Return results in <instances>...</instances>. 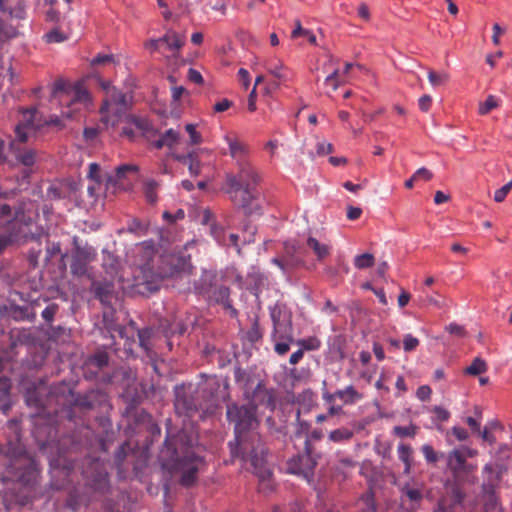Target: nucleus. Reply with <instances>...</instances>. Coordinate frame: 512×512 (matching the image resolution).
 I'll list each match as a JSON object with an SVG mask.
<instances>
[{
	"instance_id": "nucleus-1",
	"label": "nucleus",
	"mask_w": 512,
	"mask_h": 512,
	"mask_svg": "<svg viewBox=\"0 0 512 512\" xmlns=\"http://www.w3.org/2000/svg\"><path fill=\"white\" fill-rule=\"evenodd\" d=\"M137 261L132 287L136 294L148 296L160 288L163 279L174 277L192 268L190 256L184 253L158 254L152 243L137 248Z\"/></svg>"
},
{
	"instance_id": "nucleus-2",
	"label": "nucleus",
	"mask_w": 512,
	"mask_h": 512,
	"mask_svg": "<svg viewBox=\"0 0 512 512\" xmlns=\"http://www.w3.org/2000/svg\"><path fill=\"white\" fill-rule=\"evenodd\" d=\"M227 418L235 423L236 446L230 442L232 457H241L249 461L253 472L262 480L268 479L272 472L266 460L267 448L260 435L255 431L258 426L256 407L236 406L228 407Z\"/></svg>"
},
{
	"instance_id": "nucleus-3",
	"label": "nucleus",
	"mask_w": 512,
	"mask_h": 512,
	"mask_svg": "<svg viewBox=\"0 0 512 512\" xmlns=\"http://www.w3.org/2000/svg\"><path fill=\"white\" fill-rule=\"evenodd\" d=\"M221 381L216 375L206 376L198 384H181L174 388V408L178 415L193 417L197 413L202 420L213 419L220 414L219 391Z\"/></svg>"
},
{
	"instance_id": "nucleus-4",
	"label": "nucleus",
	"mask_w": 512,
	"mask_h": 512,
	"mask_svg": "<svg viewBox=\"0 0 512 512\" xmlns=\"http://www.w3.org/2000/svg\"><path fill=\"white\" fill-rule=\"evenodd\" d=\"M236 172L226 175V193L237 207L246 214H252L253 188L259 183L260 176L251 163L235 166Z\"/></svg>"
},
{
	"instance_id": "nucleus-5",
	"label": "nucleus",
	"mask_w": 512,
	"mask_h": 512,
	"mask_svg": "<svg viewBox=\"0 0 512 512\" xmlns=\"http://www.w3.org/2000/svg\"><path fill=\"white\" fill-rule=\"evenodd\" d=\"M186 435L179 433L175 438H167L165 446L170 453V469L180 472V483L189 487L196 481L200 458L192 450V445L185 443Z\"/></svg>"
},
{
	"instance_id": "nucleus-6",
	"label": "nucleus",
	"mask_w": 512,
	"mask_h": 512,
	"mask_svg": "<svg viewBox=\"0 0 512 512\" xmlns=\"http://www.w3.org/2000/svg\"><path fill=\"white\" fill-rule=\"evenodd\" d=\"M52 98L58 99L61 105H66L62 115L71 118L73 114L81 109L88 100V93L80 86L71 87L65 80L58 79L52 87Z\"/></svg>"
},
{
	"instance_id": "nucleus-7",
	"label": "nucleus",
	"mask_w": 512,
	"mask_h": 512,
	"mask_svg": "<svg viewBox=\"0 0 512 512\" xmlns=\"http://www.w3.org/2000/svg\"><path fill=\"white\" fill-rule=\"evenodd\" d=\"M447 469L451 474L454 488L461 489L462 485H474L477 482V465L469 463L464 450L453 449L447 453Z\"/></svg>"
},
{
	"instance_id": "nucleus-8",
	"label": "nucleus",
	"mask_w": 512,
	"mask_h": 512,
	"mask_svg": "<svg viewBox=\"0 0 512 512\" xmlns=\"http://www.w3.org/2000/svg\"><path fill=\"white\" fill-rule=\"evenodd\" d=\"M29 115L31 119L27 120V123H19L16 125V137L10 143L11 154L24 166H32L35 163L36 153L32 149H21L20 145L28 140L31 132H35L40 129L41 126L40 123H36L33 119L36 116L35 112H32Z\"/></svg>"
},
{
	"instance_id": "nucleus-9",
	"label": "nucleus",
	"mask_w": 512,
	"mask_h": 512,
	"mask_svg": "<svg viewBox=\"0 0 512 512\" xmlns=\"http://www.w3.org/2000/svg\"><path fill=\"white\" fill-rule=\"evenodd\" d=\"M86 485L94 492L105 493L109 489L108 473L100 459H89L82 471Z\"/></svg>"
},
{
	"instance_id": "nucleus-10",
	"label": "nucleus",
	"mask_w": 512,
	"mask_h": 512,
	"mask_svg": "<svg viewBox=\"0 0 512 512\" xmlns=\"http://www.w3.org/2000/svg\"><path fill=\"white\" fill-rule=\"evenodd\" d=\"M129 100L126 94L116 90L115 88L108 90V97L103 101L100 112L103 120L109 122V116L112 113L116 117H120L129 108Z\"/></svg>"
},
{
	"instance_id": "nucleus-11",
	"label": "nucleus",
	"mask_w": 512,
	"mask_h": 512,
	"mask_svg": "<svg viewBox=\"0 0 512 512\" xmlns=\"http://www.w3.org/2000/svg\"><path fill=\"white\" fill-rule=\"evenodd\" d=\"M270 317L273 322L272 339H287L293 341L291 334V316L279 305L270 307Z\"/></svg>"
},
{
	"instance_id": "nucleus-12",
	"label": "nucleus",
	"mask_w": 512,
	"mask_h": 512,
	"mask_svg": "<svg viewBox=\"0 0 512 512\" xmlns=\"http://www.w3.org/2000/svg\"><path fill=\"white\" fill-rule=\"evenodd\" d=\"M96 251L94 248L76 246L72 252L70 270L75 276H85L88 273V265L95 260Z\"/></svg>"
},
{
	"instance_id": "nucleus-13",
	"label": "nucleus",
	"mask_w": 512,
	"mask_h": 512,
	"mask_svg": "<svg viewBox=\"0 0 512 512\" xmlns=\"http://www.w3.org/2000/svg\"><path fill=\"white\" fill-rule=\"evenodd\" d=\"M234 381L244 391L247 398L253 396L263 385L253 369H242L241 367L235 368Z\"/></svg>"
},
{
	"instance_id": "nucleus-14",
	"label": "nucleus",
	"mask_w": 512,
	"mask_h": 512,
	"mask_svg": "<svg viewBox=\"0 0 512 512\" xmlns=\"http://www.w3.org/2000/svg\"><path fill=\"white\" fill-rule=\"evenodd\" d=\"M316 464V460L313 458L311 453L306 451L303 454L291 458L287 462V470L289 473L296 474L310 480L314 474Z\"/></svg>"
},
{
	"instance_id": "nucleus-15",
	"label": "nucleus",
	"mask_w": 512,
	"mask_h": 512,
	"mask_svg": "<svg viewBox=\"0 0 512 512\" xmlns=\"http://www.w3.org/2000/svg\"><path fill=\"white\" fill-rule=\"evenodd\" d=\"M103 267L111 282L118 281L122 284L123 289H130L133 293H135V290L132 287L134 276L131 280L124 277L123 273L120 272V261L117 258L111 254H108L104 257ZM134 271L135 268L133 269V272Z\"/></svg>"
},
{
	"instance_id": "nucleus-16",
	"label": "nucleus",
	"mask_w": 512,
	"mask_h": 512,
	"mask_svg": "<svg viewBox=\"0 0 512 512\" xmlns=\"http://www.w3.org/2000/svg\"><path fill=\"white\" fill-rule=\"evenodd\" d=\"M323 400L332 404L336 399H339L343 405H354L364 398V395L359 392L353 385L346 386L343 389H338L334 393L328 391L323 392Z\"/></svg>"
},
{
	"instance_id": "nucleus-17",
	"label": "nucleus",
	"mask_w": 512,
	"mask_h": 512,
	"mask_svg": "<svg viewBox=\"0 0 512 512\" xmlns=\"http://www.w3.org/2000/svg\"><path fill=\"white\" fill-rule=\"evenodd\" d=\"M226 143L228 144L229 155L234 166L251 163L249 160L250 148L247 143L236 137H226Z\"/></svg>"
},
{
	"instance_id": "nucleus-18",
	"label": "nucleus",
	"mask_w": 512,
	"mask_h": 512,
	"mask_svg": "<svg viewBox=\"0 0 512 512\" xmlns=\"http://www.w3.org/2000/svg\"><path fill=\"white\" fill-rule=\"evenodd\" d=\"M465 493L459 488L452 489L450 498H443L438 503L433 512H465L463 501Z\"/></svg>"
},
{
	"instance_id": "nucleus-19",
	"label": "nucleus",
	"mask_w": 512,
	"mask_h": 512,
	"mask_svg": "<svg viewBox=\"0 0 512 512\" xmlns=\"http://www.w3.org/2000/svg\"><path fill=\"white\" fill-rule=\"evenodd\" d=\"M423 500V492L419 488L412 487L409 484L401 488L400 503L401 507H406L409 511L417 510Z\"/></svg>"
},
{
	"instance_id": "nucleus-20",
	"label": "nucleus",
	"mask_w": 512,
	"mask_h": 512,
	"mask_svg": "<svg viewBox=\"0 0 512 512\" xmlns=\"http://www.w3.org/2000/svg\"><path fill=\"white\" fill-rule=\"evenodd\" d=\"M203 153V150H193L187 154L172 153V157L176 161L187 165L191 176H198L201 172L200 156Z\"/></svg>"
},
{
	"instance_id": "nucleus-21",
	"label": "nucleus",
	"mask_w": 512,
	"mask_h": 512,
	"mask_svg": "<svg viewBox=\"0 0 512 512\" xmlns=\"http://www.w3.org/2000/svg\"><path fill=\"white\" fill-rule=\"evenodd\" d=\"M107 395L101 390H91L75 399V404L82 409H93L106 402Z\"/></svg>"
},
{
	"instance_id": "nucleus-22",
	"label": "nucleus",
	"mask_w": 512,
	"mask_h": 512,
	"mask_svg": "<svg viewBox=\"0 0 512 512\" xmlns=\"http://www.w3.org/2000/svg\"><path fill=\"white\" fill-rule=\"evenodd\" d=\"M267 71L275 77L278 82L274 83L275 87L287 83L292 80V72L280 60L269 61L266 64Z\"/></svg>"
},
{
	"instance_id": "nucleus-23",
	"label": "nucleus",
	"mask_w": 512,
	"mask_h": 512,
	"mask_svg": "<svg viewBox=\"0 0 512 512\" xmlns=\"http://www.w3.org/2000/svg\"><path fill=\"white\" fill-rule=\"evenodd\" d=\"M482 479V492H495V489L500 482V472L496 470L494 465L486 464L482 470Z\"/></svg>"
},
{
	"instance_id": "nucleus-24",
	"label": "nucleus",
	"mask_w": 512,
	"mask_h": 512,
	"mask_svg": "<svg viewBox=\"0 0 512 512\" xmlns=\"http://www.w3.org/2000/svg\"><path fill=\"white\" fill-rule=\"evenodd\" d=\"M180 138V132L170 128L162 133L158 139L154 140L152 145L157 149L168 147L170 150H172L179 143Z\"/></svg>"
},
{
	"instance_id": "nucleus-25",
	"label": "nucleus",
	"mask_w": 512,
	"mask_h": 512,
	"mask_svg": "<svg viewBox=\"0 0 512 512\" xmlns=\"http://www.w3.org/2000/svg\"><path fill=\"white\" fill-rule=\"evenodd\" d=\"M398 458L404 464L403 473L409 475L413 467V449L410 445L400 443L397 447Z\"/></svg>"
},
{
	"instance_id": "nucleus-26",
	"label": "nucleus",
	"mask_w": 512,
	"mask_h": 512,
	"mask_svg": "<svg viewBox=\"0 0 512 512\" xmlns=\"http://www.w3.org/2000/svg\"><path fill=\"white\" fill-rule=\"evenodd\" d=\"M24 460L28 462V465L25 472L19 476V479L25 486L31 489L37 483L38 471L32 461L27 459Z\"/></svg>"
},
{
	"instance_id": "nucleus-27",
	"label": "nucleus",
	"mask_w": 512,
	"mask_h": 512,
	"mask_svg": "<svg viewBox=\"0 0 512 512\" xmlns=\"http://www.w3.org/2000/svg\"><path fill=\"white\" fill-rule=\"evenodd\" d=\"M307 245L309 248L313 250L319 261H322L323 259L330 255L331 247L326 244L320 243L314 237H309L307 239Z\"/></svg>"
},
{
	"instance_id": "nucleus-28",
	"label": "nucleus",
	"mask_w": 512,
	"mask_h": 512,
	"mask_svg": "<svg viewBox=\"0 0 512 512\" xmlns=\"http://www.w3.org/2000/svg\"><path fill=\"white\" fill-rule=\"evenodd\" d=\"M32 112H35L36 116L33 119L36 123L41 124L40 128L44 125L61 126V120L58 116H51L49 119L42 120L41 117H39L37 109L35 108L25 111L23 113V119L20 123H27V120L31 119L29 114Z\"/></svg>"
},
{
	"instance_id": "nucleus-29",
	"label": "nucleus",
	"mask_w": 512,
	"mask_h": 512,
	"mask_svg": "<svg viewBox=\"0 0 512 512\" xmlns=\"http://www.w3.org/2000/svg\"><path fill=\"white\" fill-rule=\"evenodd\" d=\"M356 466V463L350 458H342L335 465L334 472L335 476H342V479H346L350 476L352 469Z\"/></svg>"
},
{
	"instance_id": "nucleus-30",
	"label": "nucleus",
	"mask_w": 512,
	"mask_h": 512,
	"mask_svg": "<svg viewBox=\"0 0 512 512\" xmlns=\"http://www.w3.org/2000/svg\"><path fill=\"white\" fill-rule=\"evenodd\" d=\"M354 433L352 430L346 427H341L331 431L328 435V439L334 443H344L352 439Z\"/></svg>"
},
{
	"instance_id": "nucleus-31",
	"label": "nucleus",
	"mask_w": 512,
	"mask_h": 512,
	"mask_svg": "<svg viewBox=\"0 0 512 512\" xmlns=\"http://www.w3.org/2000/svg\"><path fill=\"white\" fill-rule=\"evenodd\" d=\"M163 43H166L170 50H179L184 45V37L176 32L168 31L162 37Z\"/></svg>"
},
{
	"instance_id": "nucleus-32",
	"label": "nucleus",
	"mask_w": 512,
	"mask_h": 512,
	"mask_svg": "<svg viewBox=\"0 0 512 512\" xmlns=\"http://www.w3.org/2000/svg\"><path fill=\"white\" fill-rule=\"evenodd\" d=\"M157 188L158 183L153 179L144 182L143 191L148 203L155 204L157 202Z\"/></svg>"
},
{
	"instance_id": "nucleus-33",
	"label": "nucleus",
	"mask_w": 512,
	"mask_h": 512,
	"mask_svg": "<svg viewBox=\"0 0 512 512\" xmlns=\"http://www.w3.org/2000/svg\"><path fill=\"white\" fill-rule=\"evenodd\" d=\"M487 368L486 362L483 359L476 357L472 361L471 365L465 368L464 373L471 376H477L485 373Z\"/></svg>"
},
{
	"instance_id": "nucleus-34",
	"label": "nucleus",
	"mask_w": 512,
	"mask_h": 512,
	"mask_svg": "<svg viewBox=\"0 0 512 512\" xmlns=\"http://www.w3.org/2000/svg\"><path fill=\"white\" fill-rule=\"evenodd\" d=\"M375 258L370 253H363L354 258V265L357 269H366L374 265Z\"/></svg>"
},
{
	"instance_id": "nucleus-35",
	"label": "nucleus",
	"mask_w": 512,
	"mask_h": 512,
	"mask_svg": "<svg viewBox=\"0 0 512 512\" xmlns=\"http://www.w3.org/2000/svg\"><path fill=\"white\" fill-rule=\"evenodd\" d=\"M428 80L433 87L442 86L449 80V75L446 72L428 71Z\"/></svg>"
},
{
	"instance_id": "nucleus-36",
	"label": "nucleus",
	"mask_w": 512,
	"mask_h": 512,
	"mask_svg": "<svg viewBox=\"0 0 512 512\" xmlns=\"http://www.w3.org/2000/svg\"><path fill=\"white\" fill-rule=\"evenodd\" d=\"M108 363L109 356L104 351H99L89 358V364L96 367L97 369H102L106 367Z\"/></svg>"
},
{
	"instance_id": "nucleus-37",
	"label": "nucleus",
	"mask_w": 512,
	"mask_h": 512,
	"mask_svg": "<svg viewBox=\"0 0 512 512\" xmlns=\"http://www.w3.org/2000/svg\"><path fill=\"white\" fill-rule=\"evenodd\" d=\"M297 344L305 351H315L318 350L321 346V341L315 337H308L304 339H299Z\"/></svg>"
},
{
	"instance_id": "nucleus-38",
	"label": "nucleus",
	"mask_w": 512,
	"mask_h": 512,
	"mask_svg": "<svg viewBox=\"0 0 512 512\" xmlns=\"http://www.w3.org/2000/svg\"><path fill=\"white\" fill-rule=\"evenodd\" d=\"M342 83H344V80L341 78L340 71L338 68H335L325 78V85L330 86L333 91H336Z\"/></svg>"
},
{
	"instance_id": "nucleus-39",
	"label": "nucleus",
	"mask_w": 512,
	"mask_h": 512,
	"mask_svg": "<svg viewBox=\"0 0 512 512\" xmlns=\"http://www.w3.org/2000/svg\"><path fill=\"white\" fill-rule=\"evenodd\" d=\"M418 431V427L414 424H410L409 426H395L393 428V433L399 437H411L413 438Z\"/></svg>"
},
{
	"instance_id": "nucleus-40",
	"label": "nucleus",
	"mask_w": 512,
	"mask_h": 512,
	"mask_svg": "<svg viewBox=\"0 0 512 512\" xmlns=\"http://www.w3.org/2000/svg\"><path fill=\"white\" fill-rule=\"evenodd\" d=\"M89 499L84 496L76 494V491L71 492L67 500V506L73 511H76L81 505H86Z\"/></svg>"
},
{
	"instance_id": "nucleus-41",
	"label": "nucleus",
	"mask_w": 512,
	"mask_h": 512,
	"mask_svg": "<svg viewBox=\"0 0 512 512\" xmlns=\"http://www.w3.org/2000/svg\"><path fill=\"white\" fill-rule=\"evenodd\" d=\"M498 106V101L496 99L495 96L493 95H489L486 100L481 103L479 105V114L480 115H486L488 114L491 110H493L494 108H496Z\"/></svg>"
},
{
	"instance_id": "nucleus-42",
	"label": "nucleus",
	"mask_w": 512,
	"mask_h": 512,
	"mask_svg": "<svg viewBox=\"0 0 512 512\" xmlns=\"http://www.w3.org/2000/svg\"><path fill=\"white\" fill-rule=\"evenodd\" d=\"M263 336V332L260 328V325L258 323V321H255L251 328L247 331L246 333V338L248 341H250L251 343H255L257 341H259Z\"/></svg>"
},
{
	"instance_id": "nucleus-43",
	"label": "nucleus",
	"mask_w": 512,
	"mask_h": 512,
	"mask_svg": "<svg viewBox=\"0 0 512 512\" xmlns=\"http://www.w3.org/2000/svg\"><path fill=\"white\" fill-rule=\"evenodd\" d=\"M200 222L202 225H209L211 234L215 235V216L209 209L202 211Z\"/></svg>"
},
{
	"instance_id": "nucleus-44",
	"label": "nucleus",
	"mask_w": 512,
	"mask_h": 512,
	"mask_svg": "<svg viewBox=\"0 0 512 512\" xmlns=\"http://www.w3.org/2000/svg\"><path fill=\"white\" fill-rule=\"evenodd\" d=\"M422 454L427 463L435 464L438 461V453L429 444H424L421 447Z\"/></svg>"
},
{
	"instance_id": "nucleus-45",
	"label": "nucleus",
	"mask_w": 512,
	"mask_h": 512,
	"mask_svg": "<svg viewBox=\"0 0 512 512\" xmlns=\"http://www.w3.org/2000/svg\"><path fill=\"white\" fill-rule=\"evenodd\" d=\"M484 495V508L486 512H496L498 501L495 496V492L492 493H483Z\"/></svg>"
},
{
	"instance_id": "nucleus-46",
	"label": "nucleus",
	"mask_w": 512,
	"mask_h": 512,
	"mask_svg": "<svg viewBox=\"0 0 512 512\" xmlns=\"http://www.w3.org/2000/svg\"><path fill=\"white\" fill-rule=\"evenodd\" d=\"M130 123L143 133L149 132L151 129V124L146 118L131 116Z\"/></svg>"
},
{
	"instance_id": "nucleus-47",
	"label": "nucleus",
	"mask_w": 512,
	"mask_h": 512,
	"mask_svg": "<svg viewBox=\"0 0 512 512\" xmlns=\"http://www.w3.org/2000/svg\"><path fill=\"white\" fill-rule=\"evenodd\" d=\"M185 130L189 135L190 144L191 145H197L202 142V136L201 134L196 130V125L194 124H187L185 126Z\"/></svg>"
},
{
	"instance_id": "nucleus-48",
	"label": "nucleus",
	"mask_w": 512,
	"mask_h": 512,
	"mask_svg": "<svg viewBox=\"0 0 512 512\" xmlns=\"http://www.w3.org/2000/svg\"><path fill=\"white\" fill-rule=\"evenodd\" d=\"M360 501L365 505L366 512H375L376 511L374 495L371 491H368L365 494H363Z\"/></svg>"
},
{
	"instance_id": "nucleus-49",
	"label": "nucleus",
	"mask_w": 512,
	"mask_h": 512,
	"mask_svg": "<svg viewBox=\"0 0 512 512\" xmlns=\"http://www.w3.org/2000/svg\"><path fill=\"white\" fill-rule=\"evenodd\" d=\"M511 189H512V180L495 191V193H494L495 202H497V203L503 202Z\"/></svg>"
},
{
	"instance_id": "nucleus-50",
	"label": "nucleus",
	"mask_w": 512,
	"mask_h": 512,
	"mask_svg": "<svg viewBox=\"0 0 512 512\" xmlns=\"http://www.w3.org/2000/svg\"><path fill=\"white\" fill-rule=\"evenodd\" d=\"M61 253V247L59 243H47L46 253L44 256V261L49 262L54 256Z\"/></svg>"
},
{
	"instance_id": "nucleus-51",
	"label": "nucleus",
	"mask_w": 512,
	"mask_h": 512,
	"mask_svg": "<svg viewBox=\"0 0 512 512\" xmlns=\"http://www.w3.org/2000/svg\"><path fill=\"white\" fill-rule=\"evenodd\" d=\"M152 335V330L149 328L141 329L138 331L139 344L145 350L149 349V341Z\"/></svg>"
},
{
	"instance_id": "nucleus-52",
	"label": "nucleus",
	"mask_w": 512,
	"mask_h": 512,
	"mask_svg": "<svg viewBox=\"0 0 512 512\" xmlns=\"http://www.w3.org/2000/svg\"><path fill=\"white\" fill-rule=\"evenodd\" d=\"M273 340L276 341L274 350L278 355L283 356L289 351V349H290L289 343L291 341H289L287 339H278V338L273 339Z\"/></svg>"
},
{
	"instance_id": "nucleus-53",
	"label": "nucleus",
	"mask_w": 512,
	"mask_h": 512,
	"mask_svg": "<svg viewBox=\"0 0 512 512\" xmlns=\"http://www.w3.org/2000/svg\"><path fill=\"white\" fill-rule=\"evenodd\" d=\"M45 39L48 43H60L64 41L66 37L58 29H53L45 34Z\"/></svg>"
},
{
	"instance_id": "nucleus-54",
	"label": "nucleus",
	"mask_w": 512,
	"mask_h": 512,
	"mask_svg": "<svg viewBox=\"0 0 512 512\" xmlns=\"http://www.w3.org/2000/svg\"><path fill=\"white\" fill-rule=\"evenodd\" d=\"M419 345V340L416 337H413L411 334H407L404 336L403 347L406 352H410L415 350Z\"/></svg>"
},
{
	"instance_id": "nucleus-55",
	"label": "nucleus",
	"mask_w": 512,
	"mask_h": 512,
	"mask_svg": "<svg viewBox=\"0 0 512 512\" xmlns=\"http://www.w3.org/2000/svg\"><path fill=\"white\" fill-rule=\"evenodd\" d=\"M57 311H58V305L53 303V304L48 305L42 311L41 316L46 322H52Z\"/></svg>"
},
{
	"instance_id": "nucleus-56",
	"label": "nucleus",
	"mask_w": 512,
	"mask_h": 512,
	"mask_svg": "<svg viewBox=\"0 0 512 512\" xmlns=\"http://www.w3.org/2000/svg\"><path fill=\"white\" fill-rule=\"evenodd\" d=\"M432 412L435 414L436 420L440 422H445L450 418V412L442 406H435Z\"/></svg>"
},
{
	"instance_id": "nucleus-57",
	"label": "nucleus",
	"mask_w": 512,
	"mask_h": 512,
	"mask_svg": "<svg viewBox=\"0 0 512 512\" xmlns=\"http://www.w3.org/2000/svg\"><path fill=\"white\" fill-rule=\"evenodd\" d=\"M127 230L131 233H144L146 227L139 219L134 218L129 222Z\"/></svg>"
},
{
	"instance_id": "nucleus-58",
	"label": "nucleus",
	"mask_w": 512,
	"mask_h": 512,
	"mask_svg": "<svg viewBox=\"0 0 512 512\" xmlns=\"http://www.w3.org/2000/svg\"><path fill=\"white\" fill-rule=\"evenodd\" d=\"M100 166L97 163H91L89 165L88 177L97 183L101 182Z\"/></svg>"
},
{
	"instance_id": "nucleus-59",
	"label": "nucleus",
	"mask_w": 512,
	"mask_h": 512,
	"mask_svg": "<svg viewBox=\"0 0 512 512\" xmlns=\"http://www.w3.org/2000/svg\"><path fill=\"white\" fill-rule=\"evenodd\" d=\"M316 151L318 155H328L333 151V145L326 141L318 142L316 146Z\"/></svg>"
},
{
	"instance_id": "nucleus-60",
	"label": "nucleus",
	"mask_w": 512,
	"mask_h": 512,
	"mask_svg": "<svg viewBox=\"0 0 512 512\" xmlns=\"http://www.w3.org/2000/svg\"><path fill=\"white\" fill-rule=\"evenodd\" d=\"M433 177V174L431 171H429L427 168L425 167H421L419 168L415 173H414V179H418V181L420 180H423V181H429L431 180Z\"/></svg>"
},
{
	"instance_id": "nucleus-61",
	"label": "nucleus",
	"mask_w": 512,
	"mask_h": 512,
	"mask_svg": "<svg viewBox=\"0 0 512 512\" xmlns=\"http://www.w3.org/2000/svg\"><path fill=\"white\" fill-rule=\"evenodd\" d=\"M431 393H432V390L428 385H422L416 391V395H417L418 399H420L421 401L429 400Z\"/></svg>"
},
{
	"instance_id": "nucleus-62",
	"label": "nucleus",
	"mask_w": 512,
	"mask_h": 512,
	"mask_svg": "<svg viewBox=\"0 0 512 512\" xmlns=\"http://www.w3.org/2000/svg\"><path fill=\"white\" fill-rule=\"evenodd\" d=\"M451 432L458 441H465L469 436L466 429L458 426L452 427Z\"/></svg>"
},
{
	"instance_id": "nucleus-63",
	"label": "nucleus",
	"mask_w": 512,
	"mask_h": 512,
	"mask_svg": "<svg viewBox=\"0 0 512 512\" xmlns=\"http://www.w3.org/2000/svg\"><path fill=\"white\" fill-rule=\"evenodd\" d=\"M187 78L189 81L195 83V84H202L203 83V77L201 73L193 68H190L187 73Z\"/></svg>"
},
{
	"instance_id": "nucleus-64",
	"label": "nucleus",
	"mask_w": 512,
	"mask_h": 512,
	"mask_svg": "<svg viewBox=\"0 0 512 512\" xmlns=\"http://www.w3.org/2000/svg\"><path fill=\"white\" fill-rule=\"evenodd\" d=\"M26 5L24 2L20 1L13 10L10 11V14L16 18L23 19L25 17Z\"/></svg>"
}]
</instances>
